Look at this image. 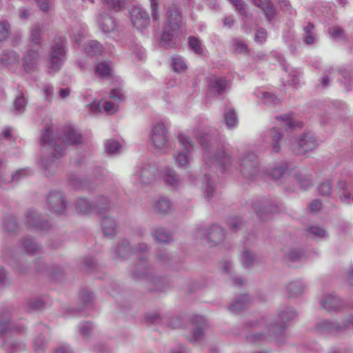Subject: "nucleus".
<instances>
[{
	"instance_id": "27",
	"label": "nucleus",
	"mask_w": 353,
	"mask_h": 353,
	"mask_svg": "<svg viewBox=\"0 0 353 353\" xmlns=\"http://www.w3.org/2000/svg\"><path fill=\"white\" fill-rule=\"evenodd\" d=\"M268 137L270 138V147L274 153H279L281 150V141L283 134L276 128H272L268 132Z\"/></svg>"
},
{
	"instance_id": "6",
	"label": "nucleus",
	"mask_w": 353,
	"mask_h": 353,
	"mask_svg": "<svg viewBox=\"0 0 353 353\" xmlns=\"http://www.w3.org/2000/svg\"><path fill=\"white\" fill-rule=\"evenodd\" d=\"M196 236L202 240L203 244L214 247L224 240L225 232L220 225H213L208 228L199 229Z\"/></svg>"
},
{
	"instance_id": "62",
	"label": "nucleus",
	"mask_w": 353,
	"mask_h": 353,
	"mask_svg": "<svg viewBox=\"0 0 353 353\" xmlns=\"http://www.w3.org/2000/svg\"><path fill=\"white\" fill-rule=\"evenodd\" d=\"M232 45L236 53L245 54L248 52V47L247 44L239 39H234L232 41Z\"/></svg>"
},
{
	"instance_id": "41",
	"label": "nucleus",
	"mask_w": 353,
	"mask_h": 353,
	"mask_svg": "<svg viewBox=\"0 0 353 353\" xmlns=\"http://www.w3.org/2000/svg\"><path fill=\"white\" fill-rule=\"evenodd\" d=\"M307 236L312 239H325L328 236L327 231L322 227L311 225L307 230Z\"/></svg>"
},
{
	"instance_id": "34",
	"label": "nucleus",
	"mask_w": 353,
	"mask_h": 353,
	"mask_svg": "<svg viewBox=\"0 0 353 353\" xmlns=\"http://www.w3.org/2000/svg\"><path fill=\"white\" fill-rule=\"evenodd\" d=\"M28 101L23 92H19L16 96L11 111L16 115L25 112Z\"/></svg>"
},
{
	"instance_id": "15",
	"label": "nucleus",
	"mask_w": 353,
	"mask_h": 353,
	"mask_svg": "<svg viewBox=\"0 0 353 353\" xmlns=\"http://www.w3.org/2000/svg\"><path fill=\"white\" fill-rule=\"evenodd\" d=\"M230 88V83L225 77L210 75L208 79V89L210 94L221 96Z\"/></svg>"
},
{
	"instance_id": "60",
	"label": "nucleus",
	"mask_w": 353,
	"mask_h": 353,
	"mask_svg": "<svg viewBox=\"0 0 353 353\" xmlns=\"http://www.w3.org/2000/svg\"><path fill=\"white\" fill-rule=\"evenodd\" d=\"M254 261L253 254L248 249H245L241 256V261L243 267H250Z\"/></svg>"
},
{
	"instance_id": "5",
	"label": "nucleus",
	"mask_w": 353,
	"mask_h": 353,
	"mask_svg": "<svg viewBox=\"0 0 353 353\" xmlns=\"http://www.w3.org/2000/svg\"><path fill=\"white\" fill-rule=\"evenodd\" d=\"M66 54V39L62 37L56 38L49 54V70L53 72L59 70Z\"/></svg>"
},
{
	"instance_id": "14",
	"label": "nucleus",
	"mask_w": 353,
	"mask_h": 353,
	"mask_svg": "<svg viewBox=\"0 0 353 353\" xmlns=\"http://www.w3.org/2000/svg\"><path fill=\"white\" fill-rule=\"evenodd\" d=\"M252 208L261 221H267L271 215L277 212L278 206L267 200H256L252 202Z\"/></svg>"
},
{
	"instance_id": "47",
	"label": "nucleus",
	"mask_w": 353,
	"mask_h": 353,
	"mask_svg": "<svg viewBox=\"0 0 353 353\" xmlns=\"http://www.w3.org/2000/svg\"><path fill=\"white\" fill-rule=\"evenodd\" d=\"M269 331L271 332L270 330L269 329ZM272 333H273L272 332ZM268 337H274L275 339V336L274 334H269ZM266 339H268V336L262 334V333H252L250 334H248L245 337V340L247 343L252 345H258L260 344L261 342L264 341Z\"/></svg>"
},
{
	"instance_id": "61",
	"label": "nucleus",
	"mask_w": 353,
	"mask_h": 353,
	"mask_svg": "<svg viewBox=\"0 0 353 353\" xmlns=\"http://www.w3.org/2000/svg\"><path fill=\"white\" fill-rule=\"evenodd\" d=\"M172 65L173 68V70L176 72H181L184 71L187 65L183 61V58L179 56H173L172 57Z\"/></svg>"
},
{
	"instance_id": "11",
	"label": "nucleus",
	"mask_w": 353,
	"mask_h": 353,
	"mask_svg": "<svg viewBox=\"0 0 353 353\" xmlns=\"http://www.w3.org/2000/svg\"><path fill=\"white\" fill-rule=\"evenodd\" d=\"M336 189L341 202L345 204L353 203V177L343 174L337 181Z\"/></svg>"
},
{
	"instance_id": "29",
	"label": "nucleus",
	"mask_w": 353,
	"mask_h": 353,
	"mask_svg": "<svg viewBox=\"0 0 353 353\" xmlns=\"http://www.w3.org/2000/svg\"><path fill=\"white\" fill-rule=\"evenodd\" d=\"M153 211L159 214H166L171 210V202L165 196H160L152 202Z\"/></svg>"
},
{
	"instance_id": "55",
	"label": "nucleus",
	"mask_w": 353,
	"mask_h": 353,
	"mask_svg": "<svg viewBox=\"0 0 353 353\" xmlns=\"http://www.w3.org/2000/svg\"><path fill=\"white\" fill-rule=\"evenodd\" d=\"M230 3L235 8V10L244 18L248 17V12L246 8V4L243 0H228Z\"/></svg>"
},
{
	"instance_id": "25",
	"label": "nucleus",
	"mask_w": 353,
	"mask_h": 353,
	"mask_svg": "<svg viewBox=\"0 0 353 353\" xmlns=\"http://www.w3.org/2000/svg\"><path fill=\"white\" fill-rule=\"evenodd\" d=\"M156 172L157 169L155 166L145 164L140 168L137 179L142 185H149L155 179Z\"/></svg>"
},
{
	"instance_id": "43",
	"label": "nucleus",
	"mask_w": 353,
	"mask_h": 353,
	"mask_svg": "<svg viewBox=\"0 0 353 353\" xmlns=\"http://www.w3.org/2000/svg\"><path fill=\"white\" fill-rule=\"evenodd\" d=\"M20 244L25 251L29 254H34L39 250V245L37 242L30 236L23 237L20 240Z\"/></svg>"
},
{
	"instance_id": "46",
	"label": "nucleus",
	"mask_w": 353,
	"mask_h": 353,
	"mask_svg": "<svg viewBox=\"0 0 353 353\" xmlns=\"http://www.w3.org/2000/svg\"><path fill=\"white\" fill-rule=\"evenodd\" d=\"M85 50L90 56H97L103 52V47L97 41L91 40L85 45Z\"/></svg>"
},
{
	"instance_id": "51",
	"label": "nucleus",
	"mask_w": 353,
	"mask_h": 353,
	"mask_svg": "<svg viewBox=\"0 0 353 353\" xmlns=\"http://www.w3.org/2000/svg\"><path fill=\"white\" fill-rule=\"evenodd\" d=\"M4 229L8 233H12L17 231L18 225L15 217L12 215L6 216L3 221Z\"/></svg>"
},
{
	"instance_id": "2",
	"label": "nucleus",
	"mask_w": 353,
	"mask_h": 353,
	"mask_svg": "<svg viewBox=\"0 0 353 353\" xmlns=\"http://www.w3.org/2000/svg\"><path fill=\"white\" fill-rule=\"evenodd\" d=\"M203 148V160L208 165L217 164L225 168L232 163V151L228 145L212 143L208 135L199 138Z\"/></svg>"
},
{
	"instance_id": "28",
	"label": "nucleus",
	"mask_w": 353,
	"mask_h": 353,
	"mask_svg": "<svg viewBox=\"0 0 353 353\" xmlns=\"http://www.w3.org/2000/svg\"><path fill=\"white\" fill-rule=\"evenodd\" d=\"M103 232L106 236H114L117 231V221L110 216H103L101 220Z\"/></svg>"
},
{
	"instance_id": "22",
	"label": "nucleus",
	"mask_w": 353,
	"mask_h": 353,
	"mask_svg": "<svg viewBox=\"0 0 353 353\" xmlns=\"http://www.w3.org/2000/svg\"><path fill=\"white\" fill-rule=\"evenodd\" d=\"M321 306L327 312H338L343 306V301L336 294H324L320 301Z\"/></svg>"
},
{
	"instance_id": "48",
	"label": "nucleus",
	"mask_w": 353,
	"mask_h": 353,
	"mask_svg": "<svg viewBox=\"0 0 353 353\" xmlns=\"http://www.w3.org/2000/svg\"><path fill=\"white\" fill-rule=\"evenodd\" d=\"M76 209L83 214L88 213L94 210V203L89 202L85 198H79L76 202Z\"/></svg>"
},
{
	"instance_id": "12",
	"label": "nucleus",
	"mask_w": 353,
	"mask_h": 353,
	"mask_svg": "<svg viewBox=\"0 0 353 353\" xmlns=\"http://www.w3.org/2000/svg\"><path fill=\"white\" fill-rule=\"evenodd\" d=\"M130 18L133 27L141 31L146 29L150 24L148 12L141 6H134L130 9Z\"/></svg>"
},
{
	"instance_id": "59",
	"label": "nucleus",
	"mask_w": 353,
	"mask_h": 353,
	"mask_svg": "<svg viewBox=\"0 0 353 353\" xmlns=\"http://www.w3.org/2000/svg\"><path fill=\"white\" fill-rule=\"evenodd\" d=\"M328 33L332 39L339 41L345 39L344 30L339 26H332L329 28Z\"/></svg>"
},
{
	"instance_id": "63",
	"label": "nucleus",
	"mask_w": 353,
	"mask_h": 353,
	"mask_svg": "<svg viewBox=\"0 0 353 353\" xmlns=\"http://www.w3.org/2000/svg\"><path fill=\"white\" fill-rule=\"evenodd\" d=\"M150 8L153 21H159L160 19L159 0H150Z\"/></svg>"
},
{
	"instance_id": "54",
	"label": "nucleus",
	"mask_w": 353,
	"mask_h": 353,
	"mask_svg": "<svg viewBox=\"0 0 353 353\" xmlns=\"http://www.w3.org/2000/svg\"><path fill=\"white\" fill-rule=\"evenodd\" d=\"M228 225L232 232H236L243 228L244 223L240 217L233 216L228 219Z\"/></svg>"
},
{
	"instance_id": "19",
	"label": "nucleus",
	"mask_w": 353,
	"mask_h": 353,
	"mask_svg": "<svg viewBox=\"0 0 353 353\" xmlns=\"http://www.w3.org/2000/svg\"><path fill=\"white\" fill-rule=\"evenodd\" d=\"M25 330L23 325H17L11 321L10 314L5 312L0 314V335L8 336L22 333Z\"/></svg>"
},
{
	"instance_id": "49",
	"label": "nucleus",
	"mask_w": 353,
	"mask_h": 353,
	"mask_svg": "<svg viewBox=\"0 0 353 353\" xmlns=\"http://www.w3.org/2000/svg\"><path fill=\"white\" fill-rule=\"evenodd\" d=\"M44 306L45 303L41 299H31L26 302V311L28 312L40 311Z\"/></svg>"
},
{
	"instance_id": "64",
	"label": "nucleus",
	"mask_w": 353,
	"mask_h": 353,
	"mask_svg": "<svg viewBox=\"0 0 353 353\" xmlns=\"http://www.w3.org/2000/svg\"><path fill=\"white\" fill-rule=\"evenodd\" d=\"M304 254V252L301 249L292 248L289 251L288 258L290 261L296 262L302 259Z\"/></svg>"
},
{
	"instance_id": "4",
	"label": "nucleus",
	"mask_w": 353,
	"mask_h": 353,
	"mask_svg": "<svg viewBox=\"0 0 353 353\" xmlns=\"http://www.w3.org/2000/svg\"><path fill=\"white\" fill-rule=\"evenodd\" d=\"M298 314L296 311L290 307H285L281 309L278 314V321L270 325V330L273 332L275 340L282 343L285 340V330L287 328L286 323L290 321L294 320L296 318Z\"/></svg>"
},
{
	"instance_id": "1",
	"label": "nucleus",
	"mask_w": 353,
	"mask_h": 353,
	"mask_svg": "<svg viewBox=\"0 0 353 353\" xmlns=\"http://www.w3.org/2000/svg\"><path fill=\"white\" fill-rule=\"evenodd\" d=\"M82 142L79 132L72 126L68 125L63 128L62 134L52 138L50 128H46L41 134V144L44 147H50L54 152L41 160L42 166L46 176H49L57 171L58 160L63 155L66 145H77Z\"/></svg>"
},
{
	"instance_id": "26",
	"label": "nucleus",
	"mask_w": 353,
	"mask_h": 353,
	"mask_svg": "<svg viewBox=\"0 0 353 353\" xmlns=\"http://www.w3.org/2000/svg\"><path fill=\"white\" fill-rule=\"evenodd\" d=\"M254 6L264 13L268 21L272 22L276 14V8L271 0H252Z\"/></svg>"
},
{
	"instance_id": "50",
	"label": "nucleus",
	"mask_w": 353,
	"mask_h": 353,
	"mask_svg": "<svg viewBox=\"0 0 353 353\" xmlns=\"http://www.w3.org/2000/svg\"><path fill=\"white\" fill-rule=\"evenodd\" d=\"M288 164L286 162H282L279 165L273 168L270 171V176L274 179H279L283 176L288 171Z\"/></svg>"
},
{
	"instance_id": "30",
	"label": "nucleus",
	"mask_w": 353,
	"mask_h": 353,
	"mask_svg": "<svg viewBox=\"0 0 353 353\" xmlns=\"http://www.w3.org/2000/svg\"><path fill=\"white\" fill-rule=\"evenodd\" d=\"M250 303V299L247 294L238 296L231 302L228 310L233 313L239 312L245 309Z\"/></svg>"
},
{
	"instance_id": "18",
	"label": "nucleus",
	"mask_w": 353,
	"mask_h": 353,
	"mask_svg": "<svg viewBox=\"0 0 353 353\" xmlns=\"http://www.w3.org/2000/svg\"><path fill=\"white\" fill-rule=\"evenodd\" d=\"M168 130L164 123L158 122L153 125L151 132V140L158 149H163L168 146Z\"/></svg>"
},
{
	"instance_id": "3",
	"label": "nucleus",
	"mask_w": 353,
	"mask_h": 353,
	"mask_svg": "<svg viewBox=\"0 0 353 353\" xmlns=\"http://www.w3.org/2000/svg\"><path fill=\"white\" fill-rule=\"evenodd\" d=\"M147 258H142L139 264H136L132 272L131 276L134 279H145L149 284L151 291H163L170 283V279L167 277L154 274L150 270L147 261Z\"/></svg>"
},
{
	"instance_id": "9",
	"label": "nucleus",
	"mask_w": 353,
	"mask_h": 353,
	"mask_svg": "<svg viewBox=\"0 0 353 353\" xmlns=\"http://www.w3.org/2000/svg\"><path fill=\"white\" fill-rule=\"evenodd\" d=\"M178 139L180 145L183 148V151L175 154L174 159L179 167L186 168L191 159L190 153L194 148V143L188 136L183 133L179 134Z\"/></svg>"
},
{
	"instance_id": "58",
	"label": "nucleus",
	"mask_w": 353,
	"mask_h": 353,
	"mask_svg": "<svg viewBox=\"0 0 353 353\" xmlns=\"http://www.w3.org/2000/svg\"><path fill=\"white\" fill-rule=\"evenodd\" d=\"M121 148L120 143L114 139L107 140L105 143V150L110 154H116Z\"/></svg>"
},
{
	"instance_id": "31",
	"label": "nucleus",
	"mask_w": 353,
	"mask_h": 353,
	"mask_svg": "<svg viewBox=\"0 0 353 353\" xmlns=\"http://www.w3.org/2000/svg\"><path fill=\"white\" fill-rule=\"evenodd\" d=\"M97 20L100 29L104 33L112 32L116 28L114 19L108 14H100Z\"/></svg>"
},
{
	"instance_id": "53",
	"label": "nucleus",
	"mask_w": 353,
	"mask_h": 353,
	"mask_svg": "<svg viewBox=\"0 0 353 353\" xmlns=\"http://www.w3.org/2000/svg\"><path fill=\"white\" fill-rule=\"evenodd\" d=\"M338 72L342 76L345 84H350L353 80V70L350 65L342 66L338 70Z\"/></svg>"
},
{
	"instance_id": "23",
	"label": "nucleus",
	"mask_w": 353,
	"mask_h": 353,
	"mask_svg": "<svg viewBox=\"0 0 353 353\" xmlns=\"http://www.w3.org/2000/svg\"><path fill=\"white\" fill-rule=\"evenodd\" d=\"M4 169V162L0 159V187L4 189L8 188V185L11 182H18L22 177L29 174L26 170H19L14 174H12L11 176L7 179L5 177Z\"/></svg>"
},
{
	"instance_id": "40",
	"label": "nucleus",
	"mask_w": 353,
	"mask_h": 353,
	"mask_svg": "<svg viewBox=\"0 0 353 353\" xmlns=\"http://www.w3.org/2000/svg\"><path fill=\"white\" fill-rule=\"evenodd\" d=\"M151 235L157 241L167 243L171 239V234L161 227H154L152 228Z\"/></svg>"
},
{
	"instance_id": "17",
	"label": "nucleus",
	"mask_w": 353,
	"mask_h": 353,
	"mask_svg": "<svg viewBox=\"0 0 353 353\" xmlns=\"http://www.w3.org/2000/svg\"><path fill=\"white\" fill-rule=\"evenodd\" d=\"M182 20V14L179 8V2L172 1L166 6L165 25L172 29H179Z\"/></svg>"
},
{
	"instance_id": "7",
	"label": "nucleus",
	"mask_w": 353,
	"mask_h": 353,
	"mask_svg": "<svg viewBox=\"0 0 353 353\" xmlns=\"http://www.w3.org/2000/svg\"><path fill=\"white\" fill-rule=\"evenodd\" d=\"M352 327H353V313L341 323L329 320H321L316 323L315 330L321 334H338L345 332Z\"/></svg>"
},
{
	"instance_id": "35",
	"label": "nucleus",
	"mask_w": 353,
	"mask_h": 353,
	"mask_svg": "<svg viewBox=\"0 0 353 353\" xmlns=\"http://www.w3.org/2000/svg\"><path fill=\"white\" fill-rule=\"evenodd\" d=\"M202 190L204 196L206 199H211L215 194V183L207 174H205L203 179Z\"/></svg>"
},
{
	"instance_id": "16",
	"label": "nucleus",
	"mask_w": 353,
	"mask_h": 353,
	"mask_svg": "<svg viewBox=\"0 0 353 353\" xmlns=\"http://www.w3.org/2000/svg\"><path fill=\"white\" fill-rule=\"evenodd\" d=\"M317 145L316 140L311 134H303L292 146L296 155H302L313 150Z\"/></svg>"
},
{
	"instance_id": "45",
	"label": "nucleus",
	"mask_w": 353,
	"mask_h": 353,
	"mask_svg": "<svg viewBox=\"0 0 353 353\" xmlns=\"http://www.w3.org/2000/svg\"><path fill=\"white\" fill-rule=\"evenodd\" d=\"M222 268L224 272L228 274L232 279L233 284L236 286H241L244 284L245 280L241 276H234L232 275V264L229 260H225L222 263Z\"/></svg>"
},
{
	"instance_id": "13",
	"label": "nucleus",
	"mask_w": 353,
	"mask_h": 353,
	"mask_svg": "<svg viewBox=\"0 0 353 353\" xmlns=\"http://www.w3.org/2000/svg\"><path fill=\"white\" fill-rule=\"evenodd\" d=\"M47 206L51 212L57 214H64L67 202L63 192L58 190L50 192L47 197Z\"/></svg>"
},
{
	"instance_id": "10",
	"label": "nucleus",
	"mask_w": 353,
	"mask_h": 353,
	"mask_svg": "<svg viewBox=\"0 0 353 353\" xmlns=\"http://www.w3.org/2000/svg\"><path fill=\"white\" fill-rule=\"evenodd\" d=\"M240 170L244 177L252 179L260 173L259 162L254 152L245 153L239 162Z\"/></svg>"
},
{
	"instance_id": "20",
	"label": "nucleus",
	"mask_w": 353,
	"mask_h": 353,
	"mask_svg": "<svg viewBox=\"0 0 353 353\" xmlns=\"http://www.w3.org/2000/svg\"><path fill=\"white\" fill-rule=\"evenodd\" d=\"M190 322L193 326L191 337L189 339L190 342H196L201 339L203 336L204 330L208 327L206 319L201 315L193 314L190 317Z\"/></svg>"
},
{
	"instance_id": "8",
	"label": "nucleus",
	"mask_w": 353,
	"mask_h": 353,
	"mask_svg": "<svg viewBox=\"0 0 353 353\" xmlns=\"http://www.w3.org/2000/svg\"><path fill=\"white\" fill-rule=\"evenodd\" d=\"M149 250V247L145 243H140L136 247L132 248L130 245L129 241L127 239H121L119 241L117 248L114 250L115 259H125L130 256V254L140 255V261L142 258H145L143 255Z\"/></svg>"
},
{
	"instance_id": "37",
	"label": "nucleus",
	"mask_w": 353,
	"mask_h": 353,
	"mask_svg": "<svg viewBox=\"0 0 353 353\" xmlns=\"http://www.w3.org/2000/svg\"><path fill=\"white\" fill-rule=\"evenodd\" d=\"M163 180L167 185L172 187H177L180 184V179L176 172L170 168H164Z\"/></svg>"
},
{
	"instance_id": "36",
	"label": "nucleus",
	"mask_w": 353,
	"mask_h": 353,
	"mask_svg": "<svg viewBox=\"0 0 353 353\" xmlns=\"http://www.w3.org/2000/svg\"><path fill=\"white\" fill-rule=\"evenodd\" d=\"M334 69L330 66L326 68L322 74L321 77L319 80L318 88L326 89L329 87L330 81L333 79Z\"/></svg>"
},
{
	"instance_id": "38",
	"label": "nucleus",
	"mask_w": 353,
	"mask_h": 353,
	"mask_svg": "<svg viewBox=\"0 0 353 353\" xmlns=\"http://www.w3.org/2000/svg\"><path fill=\"white\" fill-rule=\"evenodd\" d=\"M178 29H172L168 26H165L162 36L161 44L166 48H172L175 43L173 41L174 34Z\"/></svg>"
},
{
	"instance_id": "39",
	"label": "nucleus",
	"mask_w": 353,
	"mask_h": 353,
	"mask_svg": "<svg viewBox=\"0 0 353 353\" xmlns=\"http://www.w3.org/2000/svg\"><path fill=\"white\" fill-rule=\"evenodd\" d=\"M93 203L94 210H96L100 214H103L110 209V200L104 196H97Z\"/></svg>"
},
{
	"instance_id": "44",
	"label": "nucleus",
	"mask_w": 353,
	"mask_h": 353,
	"mask_svg": "<svg viewBox=\"0 0 353 353\" xmlns=\"http://www.w3.org/2000/svg\"><path fill=\"white\" fill-rule=\"evenodd\" d=\"M224 119L228 128H233L238 123V118L236 111L230 107H226L224 112Z\"/></svg>"
},
{
	"instance_id": "52",
	"label": "nucleus",
	"mask_w": 353,
	"mask_h": 353,
	"mask_svg": "<svg viewBox=\"0 0 353 353\" xmlns=\"http://www.w3.org/2000/svg\"><path fill=\"white\" fill-rule=\"evenodd\" d=\"M189 48L198 55H201L203 53V48L201 41L195 37H190L188 38Z\"/></svg>"
},
{
	"instance_id": "42",
	"label": "nucleus",
	"mask_w": 353,
	"mask_h": 353,
	"mask_svg": "<svg viewBox=\"0 0 353 353\" xmlns=\"http://www.w3.org/2000/svg\"><path fill=\"white\" fill-rule=\"evenodd\" d=\"M29 41L34 45L41 46L42 43L41 28L39 24L30 28Z\"/></svg>"
},
{
	"instance_id": "56",
	"label": "nucleus",
	"mask_w": 353,
	"mask_h": 353,
	"mask_svg": "<svg viewBox=\"0 0 353 353\" xmlns=\"http://www.w3.org/2000/svg\"><path fill=\"white\" fill-rule=\"evenodd\" d=\"M17 54L14 51H3L0 56V63L2 64H10L16 61Z\"/></svg>"
},
{
	"instance_id": "24",
	"label": "nucleus",
	"mask_w": 353,
	"mask_h": 353,
	"mask_svg": "<svg viewBox=\"0 0 353 353\" xmlns=\"http://www.w3.org/2000/svg\"><path fill=\"white\" fill-rule=\"evenodd\" d=\"M306 284L300 279L292 280L285 284L284 291L288 298H297L303 294Z\"/></svg>"
},
{
	"instance_id": "21",
	"label": "nucleus",
	"mask_w": 353,
	"mask_h": 353,
	"mask_svg": "<svg viewBox=\"0 0 353 353\" xmlns=\"http://www.w3.org/2000/svg\"><path fill=\"white\" fill-rule=\"evenodd\" d=\"M26 223L30 227L47 230L51 228L48 221L41 219L40 213L35 210H29L26 214Z\"/></svg>"
},
{
	"instance_id": "33",
	"label": "nucleus",
	"mask_w": 353,
	"mask_h": 353,
	"mask_svg": "<svg viewBox=\"0 0 353 353\" xmlns=\"http://www.w3.org/2000/svg\"><path fill=\"white\" fill-rule=\"evenodd\" d=\"M90 108L93 112H101L103 111L108 114H113L118 110V104L109 101H105L101 108L99 103L93 102L90 104Z\"/></svg>"
},
{
	"instance_id": "32",
	"label": "nucleus",
	"mask_w": 353,
	"mask_h": 353,
	"mask_svg": "<svg viewBox=\"0 0 353 353\" xmlns=\"http://www.w3.org/2000/svg\"><path fill=\"white\" fill-rule=\"evenodd\" d=\"M39 56L38 49H29L28 50L23 63V68L26 72H30L34 69Z\"/></svg>"
},
{
	"instance_id": "57",
	"label": "nucleus",
	"mask_w": 353,
	"mask_h": 353,
	"mask_svg": "<svg viewBox=\"0 0 353 353\" xmlns=\"http://www.w3.org/2000/svg\"><path fill=\"white\" fill-rule=\"evenodd\" d=\"M110 72L111 68L107 63L101 62L95 65V72L101 77H107L110 76Z\"/></svg>"
}]
</instances>
